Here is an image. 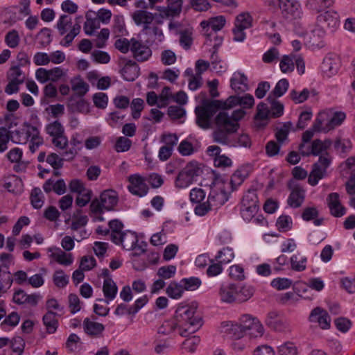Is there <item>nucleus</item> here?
Here are the masks:
<instances>
[{"label":"nucleus","mask_w":355,"mask_h":355,"mask_svg":"<svg viewBox=\"0 0 355 355\" xmlns=\"http://www.w3.org/2000/svg\"><path fill=\"white\" fill-rule=\"evenodd\" d=\"M196 308L194 306H178L175 311V320L164 321L158 328V334L169 335L176 329H178L179 334L182 337L195 333L202 324L200 317L196 315Z\"/></svg>","instance_id":"nucleus-1"},{"label":"nucleus","mask_w":355,"mask_h":355,"mask_svg":"<svg viewBox=\"0 0 355 355\" xmlns=\"http://www.w3.org/2000/svg\"><path fill=\"white\" fill-rule=\"evenodd\" d=\"M245 114L243 109L234 110L231 114L226 111L220 112L215 118L216 128L211 134L213 141L221 145H229L230 136L238 130L239 121Z\"/></svg>","instance_id":"nucleus-2"},{"label":"nucleus","mask_w":355,"mask_h":355,"mask_svg":"<svg viewBox=\"0 0 355 355\" xmlns=\"http://www.w3.org/2000/svg\"><path fill=\"white\" fill-rule=\"evenodd\" d=\"M346 118L343 112L326 110L320 112L313 124V128L318 132H329L340 126Z\"/></svg>","instance_id":"nucleus-3"},{"label":"nucleus","mask_w":355,"mask_h":355,"mask_svg":"<svg viewBox=\"0 0 355 355\" xmlns=\"http://www.w3.org/2000/svg\"><path fill=\"white\" fill-rule=\"evenodd\" d=\"M202 173V169L197 162H190L178 173L175 180L178 189H185L190 186L195 178Z\"/></svg>","instance_id":"nucleus-4"},{"label":"nucleus","mask_w":355,"mask_h":355,"mask_svg":"<svg viewBox=\"0 0 355 355\" xmlns=\"http://www.w3.org/2000/svg\"><path fill=\"white\" fill-rule=\"evenodd\" d=\"M118 202V195L112 189L103 191L99 199H94L90 205L91 211L94 214H100L103 209L112 210Z\"/></svg>","instance_id":"nucleus-5"},{"label":"nucleus","mask_w":355,"mask_h":355,"mask_svg":"<svg viewBox=\"0 0 355 355\" xmlns=\"http://www.w3.org/2000/svg\"><path fill=\"white\" fill-rule=\"evenodd\" d=\"M331 159L330 155L325 152L320 156L318 162L313 165L308 178V182L311 186H315L319 180L325 176L327 168L330 166Z\"/></svg>","instance_id":"nucleus-6"},{"label":"nucleus","mask_w":355,"mask_h":355,"mask_svg":"<svg viewBox=\"0 0 355 355\" xmlns=\"http://www.w3.org/2000/svg\"><path fill=\"white\" fill-rule=\"evenodd\" d=\"M216 106L214 102L204 103L196 107V123L202 129H208L211 125V119L215 114Z\"/></svg>","instance_id":"nucleus-7"},{"label":"nucleus","mask_w":355,"mask_h":355,"mask_svg":"<svg viewBox=\"0 0 355 355\" xmlns=\"http://www.w3.org/2000/svg\"><path fill=\"white\" fill-rule=\"evenodd\" d=\"M239 321L245 334H248L250 337L258 338L263 336V326L257 318L250 314H244L239 318Z\"/></svg>","instance_id":"nucleus-8"},{"label":"nucleus","mask_w":355,"mask_h":355,"mask_svg":"<svg viewBox=\"0 0 355 355\" xmlns=\"http://www.w3.org/2000/svg\"><path fill=\"white\" fill-rule=\"evenodd\" d=\"M225 22V18L223 16L213 17L209 21H202L200 26L202 28L203 35L211 42L212 35L221 30Z\"/></svg>","instance_id":"nucleus-9"},{"label":"nucleus","mask_w":355,"mask_h":355,"mask_svg":"<svg viewBox=\"0 0 355 355\" xmlns=\"http://www.w3.org/2000/svg\"><path fill=\"white\" fill-rule=\"evenodd\" d=\"M318 24L322 28L334 31L339 26V15L334 10H327L317 17Z\"/></svg>","instance_id":"nucleus-10"},{"label":"nucleus","mask_w":355,"mask_h":355,"mask_svg":"<svg viewBox=\"0 0 355 355\" xmlns=\"http://www.w3.org/2000/svg\"><path fill=\"white\" fill-rule=\"evenodd\" d=\"M279 8L284 17L288 20L299 19L302 15L301 6L296 0H285Z\"/></svg>","instance_id":"nucleus-11"},{"label":"nucleus","mask_w":355,"mask_h":355,"mask_svg":"<svg viewBox=\"0 0 355 355\" xmlns=\"http://www.w3.org/2000/svg\"><path fill=\"white\" fill-rule=\"evenodd\" d=\"M130 51L133 58L138 62H144L152 55V51L148 46L135 38H132Z\"/></svg>","instance_id":"nucleus-12"},{"label":"nucleus","mask_w":355,"mask_h":355,"mask_svg":"<svg viewBox=\"0 0 355 355\" xmlns=\"http://www.w3.org/2000/svg\"><path fill=\"white\" fill-rule=\"evenodd\" d=\"M254 104L252 95L245 94L243 96H231L223 103L224 109H230L235 105H240L243 108H251Z\"/></svg>","instance_id":"nucleus-13"},{"label":"nucleus","mask_w":355,"mask_h":355,"mask_svg":"<svg viewBox=\"0 0 355 355\" xmlns=\"http://www.w3.org/2000/svg\"><path fill=\"white\" fill-rule=\"evenodd\" d=\"M129 182L128 190L132 194L141 197L147 193L148 187L141 176L138 175H130Z\"/></svg>","instance_id":"nucleus-14"},{"label":"nucleus","mask_w":355,"mask_h":355,"mask_svg":"<svg viewBox=\"0 0 355 355\" xmlns=\"http://www.w3.org/2000/svg\"><path fill=\"white\" fill-rule=\"evenodd\" d=\"M309 321L318 323L323 329H327L330 327V318L327 312L320 307H316L311 311Z\"/></svg>","instance_id":"nucleus-15"},{"label":"nucleus","mask_w":355,"mask_h":355,"mask_svg":"<svg viewBox=\"0 0 355 355\" xmlns=\"http://www.w3.org/2000/svg\"><path fill=\"white\" fill-rule=\"evenodd\" d=\"M83 326L85 333L92 338L101 337L105 330L103 324L92 321L88 318L84 320Z\"/></svg>","instance_id":"nucleus-16"},{"label":"nucleus","mask_w":355,"mask_h":355,"mask_svg":"<svg viewBox=\"0 0 355 355\" xmlns=\"http://www.w3.org/2000/svg\"><path fill=\"white\" fill-rule=\"evenodd\" d=\"M138 242L137 234L131 231L123 232L118 239L114 241L116 245H121L127 250H132Z\"/></svg>","instance_id":"nucleus-17"},{"label":"nucleus","mask_w":355,"mask_h":355,"mask_svg":"<svg viewBox=\"0 0 355 355\" xmlns=\"http://www.w3.org/2000/svg\"><path fill=\"white\" fill-rule=\"evenodd\" d=\"M327 200L331 215L335 217H341L345 214V208L340 204L338 193H330Z\"/></svg>","instance_id":"nucleus-18"},{"label":"nucleus","mask_w":355,"mask_h":355,"mask_svg":"<svg viewBox=\"0 0 355 355\" xmlns=\"http://www.w3.org/2000/svg\"><path fill=\"white\" fill-rule=\"evenodd\" d=\"M237 288L235 284L222 286L219 291L220 300L225 303H233L237 300Z\"/></svg>","instance_id":"nucleus-19"},{"label":"nucleus","mask_w":355,"mask_h":355,"mask_svg":"<svg viewBox=\"0 0 355 355\" xmlns=\"http://www.w3.org/2000/svg\"><path fill=\"white\" fill-rule=\"evenodd\" d=\"M230 83L236 92H244L248 89V78L242 73L235 72L230 79Z\"/></svg>","instance_id":"nucleus-20"},{"label":"nucleus","mask_w":355,"mask_h":355,"mask_svg":"<svg viewBox=\"0 0 355 355\" xmlns=\"http://www.w3.org/2000/svg\"><path fill=\"white\" fill-rule=\"evenodd\" d=\"M207 200L212 209H218L227 201L228 195L223 189L220 191L213 190L210 192Z\"/></svg>","instance_id":"nucleus-21"},{"label":"nucleus","mask_w":355,"mask_h":355,"mask_svg":"<svg viewBox=\"0 0 355 355\" xmlns=\"http://www.w3.org/2000/svg\"><path fill=\"white\" fill-rule=\"evenodd\" d=\"M103 292L105 299H100L98 300L99 301L104 300L107 304H108L110 301L113 300L116 297L118 292V287L116 283L111 278L105 279L103 285Z\"/></svg>","instance_id":"nucleus-22"},{"label":"nucleus","mask_w":355,"mask_h":355,"mask_svg":"<svg viewBox=\"0 0 355 355\" xmlns=\"http://www.w3.org/2000/svg\"><path fill=\"white\" fill-rule=\"evenodd\" d=\"M139 67L135 62L129 60L121 69V75L127 81H134L139 74Z\"/></svg>","instance_id":"nucleus-23"},{"label":"nucleus","mask_w":355,"mask_h":355,"mask_svg":"<svg viewBox=\"0 0 355 355\" xmlns=\"http://www.w3.org/2000/svg\"><path fill=\"white\" fill-rule=\"evenodd\" d=\"M3 187L12 193H20L23 190V182L20 178L10 175L4 178Z\"/></svg>","instance_id":"nucleus-24"},{"label":"nucleus","mask_w":355,"mask_h":355,"mask_svg":"<svg viewBox=\"0 0 355 355\" xmlns=\"http://www.w3.org/2000/svg\"><path fill=\"white\" fill-rule=\"evenodd\" d=\"M51 257L53 258L58 263L64 266H69L73 262L71 254H67L59 248H50Z\"/></svg>","instance_id":"nucleus-25"},{"label":"nucleus","mask_w":355,"mask_h":355,"mask_svg":"<svg viewBox=\"0 0 355 355\" xmlns=\"http://www.w3.org/2000/svg\"><path fill=\"white\" fill-rule=\"evenodd\" d=\"M321 69L323 74L328 78L334 76L338 72L336 60L331 56L325 57L321 64Z\"/></svg>","instance_id":"nucleus-26"},{"label":"nucleus","mask_w":355,"mask_h":355,"mask_svg":"<svg viewBox=\"0 0 355 355\" xmlns=\"http://www.w3.org/2000/svg\"><path fill=\"white\" fill-rule=\"evenodd\" d=\"M304 200V190L299 186L294 187L291 191L288 199V204L292 207H299L302 205Z\"/></svg>","instance_id":"nucleus-27"},{"label":"nucleus","mask_w":355,"mask_h":355,"mask_svg":"<svg viewBox=\"0 0 355 355\" xmlns=\"http://www.w3.org/2000/svg\"><path fill=\"white\" fill-rule=\"evenodd\" d=\"M305 147V144H301L299 146V150L302 155L303 156H309L311 154L313 155H318L324 151H326L325 147L322 144V141L320 139L314 140L311 146V150H308L307 151L304 150V148Z\"/></svg>","instance_id":"nucleus-28"},{"label":"nucleus","mask_w":355,"mask_h":355,"mask_svg":"<svg viewBox=\"0 0 355 355\" xmlns=\"http://www.w3.org/2000/svg\"><path fill=\"white\" fill-rule=\"evenodd\" d=\"M132 19L137 25L150 26L151 25L154 16L151 12L146 10H137L132 15Z\"/></svg>","instance_id":"nucleus-29"},{"label":"nucleus","mask_w":355,"mask_h":355,"mask_svg":"<svg viewBox=\"0 0 355 355\" xmlns=\"http://www.w3.org/2000/svg\"><path fill=\"white\" fill-rule=\"evenodd\" d=\"M57 314L55 312L49 311L42 318L43 324L46 327L49 334H53L58 327V321L56 319Z\"/></svg>","instance_id":"nucleus-30"},{"label":"nucleus","mask_w":355,"mask_h":355,"mask_svg":"<svg viewBox=\"0 0 355 355\" xmlns=\"http://www.w3.org/2000/svg\"><path fill=\"white\" fill-rule=\"evenodd\" d=\"M224 327L225 328V332L236 339H239L246 334L240 321L235 323L227 322L224 324Z\"/></svg>","instance_id":"nucleus-31"},{"label":"nucleus","mask_w":355,"mask_h":355,"mask_svg":"<svg viewBox=\"0 0 355 355\" xmlns=\"http://www.w3.org/2000/svg\"><path fill=\"white\" fill-rule=\"evenodd\" d=\"M143 33L148 36V40L152 41L162 42L164 36L162 30L155 25L145 26Z\"/></svg>","instance_id":"nucleus-32"},{"label":"nucleus","mask_w":355,"mask_h":355,"mask_svg":"<svg viewBox=\"0 0 355 355\" xmlns=\"http://www.w3.org/2000/svg\"><path fill=\"white\" fill-rule=\"evenodd\" d=\"M72 90L79 96H83L89 91V85L80 76L71 80Z\"/></svg>","instance_id":"nucleus-33"},{"label":"nucleus","mask_w":355,"mask_h":355,"mask_svg":"<svg viewBox=\"0 0 355 355\" xmlns=\"http://www.w3.org/2000/svg\"><path fill=\"white\" fill-rule=\"evenodd\" d=\"M12 125L0 127V153H3L8 149V143L12 141V133L10 129Z\"/></svg>","instance_id":"nucleus-34"},{"label":"nucleus","mask_w":355,"mask_h":355,"mask_svg":"<svg viewBox=\"0 0 355 355\" xmlns=\"http://www.w3.org/2000/svg\"><path fill=\"white\" fill-rule=\"evenodd\" d=\"M29 133H31L30 150L35 153L38 147L43 144V139L40 136V132L35 126H29Z\"/></svg>","instance_id":"nucleus-35"},{"label":"nucleus","mask_w":355,"mask_h":355,"mask_svg":"<svg viewBox=\"0 0 355 355\" xmlns=\"http://www.w3.org/2000/svg\"><path fill=\"white\" fill-rule=\"evenodd\" d=\"M184 290L181 282L178 284L175 282H171L166 288V293L173 299H179L182 296Z\"/></svg>","instance_id":"nucleus-36"},{"label":"nucleus","mask_w":355,"mask_h":355,"mask_svg":"<svg viewBox=\"0 0 355 355\" xmlns=\"http://www.w3.org/2000/svg\"><path fill=\"white\" fill-rule=\"evenodd\" d=\"M180 35V44L185 49L188 50L191 48L193 43L192 31L189 28L180 30L178 33Z\"/></svg>","instance_id":"nucleus-37"},{"label":"nucleus","mask_w":355,"mask_h":355,"mask_svg":"<svg viewBox=\"0 0 355 355\" xmlns=\"http://www.w3.org/2000/svg\"><path fill=\"white\" fill-rule=\"evenodd\" d=\"M29 126L30 125H28V129L26 130H16L15 131H11L12 141L19 144H26L28 141L31 135V133H29Z\"/></svg>","instance_id":"nucleus-38"},{"label":"nucleus","mask_w":355,"mask_h":355,"mask_svg":"<svg viewBox=\"0 0 355 355\" xmlns=\"http://www.w3.org/2000/svg\"><path fill=\"white\" fill-rule=\"evenodd\" d=\"M56 27L61 35L65 34L69 28H72L71 17L68 15H62L57 22Z\"/></svg>","instance_id":"nucleus-39"},{"label":"nucleus","mask_w":355,"mask_h":355,"mask_svg":"<svg viewBox=\"0 0 355 355\" xmlns=\"http://www.w3.org/2000/svg\"><path fill=\"white\" fill-rule=\"evenodd\" d=\"M46 133L52 138L64 134V128L58 121H55L46 125Z\"/></svg>","instance_id":"nucleus-40"},{"label":"nucleus","mask_w":355,"mask_h":355,"mask_svg":"<svg viewBox=\"0 0 355 355\" xmlns=\"http://www.w3.org/2000/svg\"><path fill=\"white\" fill-rule=\"evenodd\" d=\"M288 86V81L286 78H282L277 82L275 88L269 95H271L274 98L281 97L286 92Z\"/></svg>","instance_id":"nucleus-41"},{"label":"nucleus","mask_w":355,"mask_h":355,"mask_svg":"<svg viewBox=\"0 0 355 355\" xmlns=\"http://www.w3.org/2000/svg\"><path fill=\"white\" fill-rule=\"evenodd\" d=\"M267 101L271 104L270 115L275 118L281 116L284 113L283 104L276 101L271 95L268 96Z\"/></svg>","instance_id":"nucleus-42"},{"label":"nucleus","mask_w":355,"mask_h":355,"mask_svg":"<svg viewBox=\"0 0 355 355\" xmlns=\"http://www.w3.org/2000/svg\"><path fill=\"white\" fill-rule=\"evenodd\" d=\"M109 227L111 230L110 238L114 242L123 232V224L119 220L115 219L109 222Z\"/></svg>","instance_id":"nucleus-43"},{"label":"nucleus","mask_w":355,"mask_h":355,"mask_svg":"<svg viewBox=\"0 0 355 355\" xmlns=\"http://www.w3.org/2000/svg\"><path fill=\"white\" fill-rule=\"evenodd\" d=\"M307 259L306 257H300L294 254L291 257V268L295 271H303L306 267Z\"/></svg>","instance_id":"nucleus-44"},{"label":"nucleus","mask_w":355,"mask_h":355,"mask_svg":"<svg viewBox=\"0 0 355 355\" xmlns=\"http://www.w3.org/2000/svg\"><path fill=\"white\" fill-rule=\"evenodd\" d=\"M217 51H212L210 60L212 69L216 73H223L226 70V64L220 60Z\"/></svg>","instance_id":"nucleus-45"},{"label":"nucleus","mask_w":355,"mask_h":355,"mask_svg":"<svg viewBox=\"0 0 355 355\" xmlns=\"http://www.w3.org/2000/svg\"><path fill=\"white\" fill-rule=\"evenodd\" d=\"M294 55H284L279 63V67L283 73H289L294 70Z\"/></svg>","instance_id":"nucleus-46"},{"label":"nucleus","mask_w":355,"mask_h":355,"mask_svg":"<svg viewBox=\"0 0 355 355\" xmlns=\"http://www.w3.org/2000/svg\"><path fill=\"white\" fill-rule=\"evenodd\" d=\"M53 281L57 287L64 288L69 283V276L62 270H58L53 274Z\"/></svg>","instance_id":"nucleus-47"},{"label":"nucleus","mask_w":355,"mask_h":355,"mask_svg":"<svg viewBox=\"0 0 355 355\" xmlns=\"http://www.w3.org/2000/svg\"><path fill=\"white\" fill-rule=\"evenodd\" d=\"M234 257V254L232 248H224L223 250L218 252L217 256H216V260L220 263H228Z\"/></svg>","instance_id":"nucleus-48"},{"label":"nucleus","mask_w":355,"mask_h":355,"mask_svg":"<svg viewBox=\"0 0 355 355\" xmlns=\"http://www.w3.org/2000/svg\"><path fill=\"white\" fill-rule=\"evenodd\" d=\"M44 196L42 192L39 188H34L31 194V201L33 207L35 209H40L44 204Z\"/></svg>","instance_id":"nucleus-49"},{"label":"nucleus","mask_w":355,"mask_h":355,"mask_svg":"<svg viewBox=\"0 0 355 355\" xmlns=\"http://www.w3.org/2000/svg\"><path fill=\"white\" fill-rule=\"evenodd\" d=\"M235 26L244 29L250 28L252 26V17L247 12L239 14L236 18Z\"/></svg>","instance_id":"nucleus-50"},{"label":"nucleus","mask_w":355,"mask_h":355,"mask_svg":"<svg viewBox=\"0 0 355 355\" xmlns=\"http://www.w3.org/2000/svg\"><path fill=\"white\" fill-rule=\"evenodd\" d=\"M254 289L251 286H243L239 291H237V301L245 302L252 297Z\"/></svg>","instance_id":"nucleus-51"},{"label":"nucleus","mask_w":355,"mask_h":355,"mask_svg":"<svg viewBox=\"0 0 355 355\" xmlns=\"http://www.w3.org/2000/svg\"><path fill=\"white\" fill-rule=\"evenodd\" d=\"M184 291H195L201 285V280L195 277L184 278L181 280Z\"/></svg>","instance_id":"nucleus-52"},{"label":"nucleus","mask_w":355,"mask_h":355,"mask_svg":"<svg viewBox=\"0 0 355 355\" xmlns=\"http://www.w3.org/2000/svg\"><path fill=\"white\" fill-rule=\"evenodd\" d=\"M247 176L248 173L245 169L240 168L236 170L231 177L230 184L232 187L236 188L241 184Z\"/></svg>","instance_id":"nucleus-53"},{"label":"nucleus","mask_w":355,"mask_h":355,"mask_svg":"<svg viewBox=\"0 0 355 355\" xmlns=\"http://www.w3.org/2000/svg\"><path fill=\"white\" fill-rule=\"evenodd\" d=\"M20 37L16 30H12L7 33L5 37V42L10 48H16L19 43Z\"/></svg>","instance_id":"nucleus-54"},{"label":"nucleus","mask_w":355,"mask_h":355,"mask_svg":"<svg viewBox=\"0 0 355 355\" xmlns=\"http://www.w3.org/2000/svg\"><path fill=\"white\" fill-rule=\"evenodd\" d=\"M258 198L254 190L248 191L243 197L241 205L246 206H259Z\"/></svg>","instance_id":"nucleus-55"},{"label":"nucleus","mask_w":355,"mask_h":355,"mask_svg":"<svg viewBox=\"0 0 355 355\" xmlns=\"http://www.w3.org/2000/svg\"><path fill=\"white\" fill-rule=\"evenodd\" d=\"M132 146V141L126 137H119L115 143L114 149L116 152H126Z\"/></svg>","instance_id":"nucleus-56"},{"label":"nucleus","mask_w":355,"mask_h":355,"mask_svg":"<svg viewBox=\"0 0 355 355\" xmlns=\"http://www.w3.org/2000/svg\"><path fill=\"white\" fill-rule=\"evenodd\" d=\"M176 273V266L173 265H168L160 267L157 270V275L163 279H168L173 277Z\"/></svg>","instance_id":"nucleus-57"},{"label":"nucleus","mask_w":355,"mask_h":355,"mask_svg":"<svg viewBox=\"0 0 355 355\" xmlns=\"http://www.w3.org/2000/svg\"><path fill=\"white\" fill-rule=\"evenodd\" d=\"M278 355H297V349L294 343L286 342L279 347Z\"/></svg>","instance_id":"nucleus-58"},{"label":"nucleus","mask_w":355,"mask_h":355,"mask_svg":"<svg viewBox=\"0 0 355 355\" xmlns=\"http://www.w3.org/2000/svg\"><path fill=\"white\" fill-rule=\"evenodd\" d=\"M144 100L139 98H134L130 105L132 110V116L135 119H137L140 117L141 112L144 108Z\"/></svg>","instance_id":"nucleus-59"},{"label":"nucleus","mask_w":355,"mask_h":355,"mask_svg":"<svg viewBox=\"0 0 355 355\" xmlns=\"http://www.w3.org/2000/svg\"><path fill=\"white\" fill-rule=\"evenodd\" d=\"M78 194V196L76 200V203L78 206L83 207L91 200L92 191L91 189H85Z\"/></svg>","instance_id":"nucleus-60"},{"label":"nucleus","mask_w":355,"mask_h":355,"mask_svg":"<svg viewBox=\"0 0 355 355\" xmlns=\"http://www.w3.org/2000/svg\"><path fill=\"white\" fill-rule=\"evenodd\" d=\"M310 95V92L308 89H304L302 92H298L293 89L290 92L291 98L295 103H302L304 102Z\"/></svg>","instance_id":"nucleus-61"},{"label":"nucleus","mask_w":355,"mask_h":355,"mask_svg":"<svg viewBox=\"0 0 355 355\" xmlns=\"http://www.w3.org/2000/svg\"><path fill=\"white\" fill-rule=\"evenodd\" d=\"M80 31V26L78 24H76L73 26L70 32L64 37L63 40L60 42L62 46H69L74 37L78 35Z\"/></svg>","instance_id":"nucleus-62"},{"label":"nucleus","mask_w":355,"mask_h":355,"mask_svg":"<svg viewBox=\"0 0 355 355\" xmlns=\"http://www.w3.org/2000/svg\"><path fill=\"white\" fill-rule=\"evenodd\" d=\"M8 78L23 83L25 80V75L20 69L19 66H14L10 69Z\"/></svg>","instance_id":"nucleus-63"},{"label":"nucleus","mask_w":355,"mask_h":355,"mask_svg":"<svg viewBox=\"0 0 355 355\" xmlns=\"http://www.w3.org/2000/svg\"><path fill=\"white\" fill-rule=\"evenodd\" d=\"M279 52L275 47L270 48L267 51L262 57V60L265 63H272L276 62L279 58Z\"/></svg>","instance_id":"nucleus-64"}]
</instances>
